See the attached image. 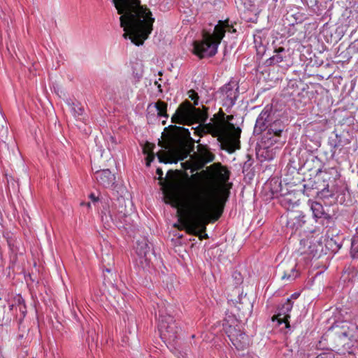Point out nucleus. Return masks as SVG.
Wrapping results in <instances>:
<instances>
[{
  "instance_id": "f257e3e1",
  "label": "nucleus",
  "mask_w": 358,
  "mask_h": 358,
  "mask_svg": "<svg viewBox=\"0 0 358 358\" xmlns=\"http://www.w3.org/2000/svg\"><path fill=\"white\" fill-rule=\"evenodd\" d=\"M180 171L169 170L165 179L167 182L166 195L175 207L180 208L187 213L183 226L188 234L198 236L200 240L208 238L206 234V226L211 216L215 215L217 220L222 214L224 203L227 200L229 191L224 185L220 188V197L215 196L209 189H198L186 192L178 185Z\"/></svg>"
},
{
  "instance_id": "f03ea898",
  "label": "nucleus",
  "mask_w": 358,
  "mask_h": 358,
  "mask_svg": "<svg viewBox=\"0 0 358 358\" xmlns=\"http://www.w3.org/2000/svg\"><path fill=\"white\" fill-rule=\"evenodd\" d=\"M123 28L124 38H129L137 46L142 45L152 30L154 18L149 9L141 5L140 0H112Z\"/></svg>"
},
{
  "instance_id": "7ed1b4c3",
  "label": "nucleus",
  "mask_w": 358,
  "mask_h": 358,
  "mask_svg": "<svg viewBox=\"0 0 358 358\" xmlns=\"http://www.w3.org/2000/svg\"><path fill=\"white\" fill-rule=\"evenodd\" d=\"M217 115L215 114L214 118L210 120L213 122L204 124V127L208 134L217 138L222 149L230 153L233 152L240 148L241 129L230 122L234 119L233 115H227V122L223 120L214 122Z\"/></svg>"
},
{
  "instance_id": "20e7f679",
  "label": "nucleus",
  "mask_w": 358,
  "mask_h": 358,
  "mask_svg": "<svg viewBox=\"0 0 358 358\" xmlns=\"http://www.w3.org/2000/svg\"><path fill=\"white\" fill-rule=\"evenodd\" d=\"M340 177L341 174L336 167L324 171L319 169L314 178L305 181L303 192L308 196L310 191L315 190V193L322 198L333 197L338 192Z\"/></svg>"
},
{
  "instance_id": "39448f33",
  "label": "nucleus",
  "mask_w": 358,
  "mask_h": 358,
  "mask_svg": "<svg viewBox=\"0 0 358 358\" xmlns=\"http://www.w3.org/2000/svg\"><path fill=\"white\" fill-rule=\"evenodd\" d=\"M226 31L236 32V29L229 24L228 20L220 21L212 34L203 31L202 40L193 42V53L201 59L205 57H213L217 53V47Z\"/></svg>"
},
{
  "instance_id": "423d86ee",
  "label": "nucleus",
  "mask_w": 358,
  "mask_h": 358,
  "mask_svg": "<svg viewBox=\"0 0 358 358\" xmlns=\"http://www.w3.org/2000/svg\"><path fill=\"white\" fill-rule=\"evenodd\" d=\"M196 108L188 101H182L171 117V122L182 125H191L195 123H204L208 118V110L206 106Z\"/></svg>"
},
{
  "instance_id": "0eeeda50",
  "label": "nucleus",
  "mask_w": 358,
  "mask_h": 358,
  "mask_svg": "<svg viewBox=\"0 0 358 358\" xmlns=\"http://www.w3.org/2000/svg\"><path fill=\"white\" fill-rule=\"evenodd\" d=\"M172 306L162 307L159 310V331L165 343L173 345L180 337V327L171 315Z\"/></svg>"
},
{
  "instance_id": "6e6552de",
  "label": "nucleus",
  "mask_w": 358,
  "mask_h": 358,
  "mask_svg": "<svg viewBox=\"0 0 358 358\" xmlns=\"http://www.w3.org/2000/svg\"><path fill=\"white\" fill-rule=\"evenodd\" d=\"M101 208L100 217L103 226L106 229L111 228L114 224L117 227H122L124 222H126L127 212L124 207L121 206L117 209L113 206V203L110 199L101 198Z\"/></svg>"
},
{
  "instance_id": "1a4fd4ad",
  "label": "nucleus",
  "mask_w": 358,
  "mask_h": 358,
  "mask_svg": "<svg viewBox=\"0 0 358 358\" xmlns=\"http://www.w3.org/2000/svg\"><path fill=\"white\" fill-rule=\"evenodd\" d=\"M222 326L231 343L237 350H244L248 346V336L243 332L241 325L235 317L229 316L224 319Z\"/></svg>"
},
{
  "instance_id": "9d476101",
  "label": "nucleus",
  "mask_w": 358,
  "mask_h": 358,
  "mask_svg": "<svg viewBox=\"0 0 358 358\" xmlns=\"http://www.w3.org/2000/svg\"><path fill=\"white\" fill-rule=\"evenodd\" d=\"M170 131L169 141L166 146L164 143L159 141V145L164 148H171L173 150H180L188 146L189 141H192L190 131L188 129L176 125H170L166 128Z\"/></svg>"
},
{
  "instance_id": "9b49d317",
  "label": "nucleus",
  "mask_w": 358,
  "mask_h": 358,
  "mask_svg": "<svg viewBox=\"0 0 358 358\" xmlns=\"http://www.w3.org/2000/svg\"><path fill=\"white\" fill-rule=\"evenodd\" d=\"M285 125L280 119L273 121L269 125L268 129H265L263 141L264 143L269 145L279 144L282 145L286 139L285 136Z\"/></svg>"
},
{
  "instance_id": "f8f14e48",
  "label": "nucleus",
  "mask_w": 358,
  "mask_h": 358,
  "mask_svg": "<svg viewBox=\"0 0 358 358\" xmlns=\"http://www.w3.org/2000/svg\"><path fill=\"white\" fill-rule=\"evenodd\" d=\"M332 328L337 336L342 338H347L351 341H357L358 338V327L356 324L348 321L336 322Z\"/></svg>"
},
{
  "instance_id": "ddd939ff",
  "label": "nucleus",
  "mask_w": 358,
  "mask_h": 358,
  "mask_svg": "<svg viewBox=\"0 0 358 358\" xmlns=\"http://www.w3.org/2000/svg\"><path fill=\"white\" fill-rule=\"evenodd\" d=\"M269 185L271 186L270 190L273 196H275V194L278 193V189L280 187L281 184L278 182V179L273 178L270 181ZM275 196L278 198L280 205L288 210L299 205V199H296L295 194L292 192L280 194V196L276 195Z\"/></svg>"
},
{
  "instance_id": "4468645a",
  "label": "nucleus",
  "mask_w": 358,
  "mask_h": 358,
  "mask_svg": "<svg viewBox=\"0 0 358 358\" xmlns=\"http://www.w3.org/2000/svg\"><path fill=\"white\" fill-rule=\"evenodd\" d=\"M272 106L266 105L259 115L254 128L255 134H261L265 129H268V125L276 119Z\"/></svg>"
},
{
  "instance_id": "2eb2a0df",
  "label": "nucleus",
  "mask_w": 358,
  "mask_h": 358,
  "mask_svg": "<svg viewBox=\"0 0 358 358\" xmlns=\"http://www.w3.org/2000/svg\"><path fill=\"white\" fill-rule=\"evenodd\" d=\"M272 106L266 105L259 115L254 128L255 134H261L265 129H268V125L276 119Z\"/></svg>"
},
{
  "instance_id": "dca6fc26",
  "label": "nucleus",
  "mask_w": 358,
  "mask_h": 358,
  "mask_svg": "<svg viewBox=\"0 0 358 358\" xmlns=\"http://www.w3.org/2000/svg\"><path fill=\"white\" fill-rule=\"evenodd\" d=\"M238 88L236 83L229 82L220 89L224 106L231 108L235 104L239 94Z\"/></svg>"
},
{
  "instance_id": "f3484780",
  "label": "nucleus",
  "mask_w": 358,
  "mask_h": 358,
  "mask_svg": "<svg viewBox=\"0 0 358 358\" xmlns=\"http://www.w3.org/2000/svg\"><path fill=\"white\" fill-rule=\"evenodd\" d=\"M293 302L291 299H287L286 301L278 308V313L272 317L273 321H277L278 324L285 323L287 328L290 327L288 319L290 317L289 313L292 310Z\"/></svg>"
},
{
  "instance_id": "a211bd4d",
  "label": "nucleus",
  "mask_w": 358,
  "mask_h": 358,
  "mask_svg": "<svg viewBox=\"0 0 358 358\" xmlns=\"http://www.w3.org/2000/svg\"><path fill=\"white\" fill-rule=\"evenodd\" d=\"M135 249L141 263L145 262L148 265L150 262V255L152 254V244L143 238L141 240L137 241Z\"/></svg>"
},
{
  "instance_id": "6ab92c4d",
  "label": "nucleus",
  "mask_w": 358,
  "mask_h": 358,
  "mask_svg": "<svg viewBox=\"0 0 358 358\" xmlns=\"http://www.w3.org/2000/svg\"><path fill=\"white\" fill-rule=\"evenodd\" d=\"M94 177L99 185L106 188H113L115 185V176L108 169L97 170Z\"/></svg>"
},
{
  "instance_id": "aec40b11",
  "label": "nucleus",
  "mask_w": 358,
  "mask_h": 358,
  "mask_svg": "<svg viewBox=\"0 0 358 358\" xmlns=\"http://www.w3.org/2000/svg\"><path fill=\"white\" fill-rule=\"evenodd\" d=\"M306 215L302 212H290L287 213L286 226L292 230L296 231L306 222Z\"/></svg>"
},
{
  "instance_id": "412c9836",
  "label": "nucleus",
  "mask_w": 358,
  "mask_h": 358,
  "mask_svg": "<svg viewBox=\"0 0 358 358\" xmlns=\"http://www.w3.org/2000/svg\"><path fill=\"white\" fill-rule=\"evenodd\" d=\"M237 293L238 294V301L233 302L237 308L238 312L243 315L249 314L252 312V303L250 299L247 297L246 294L243 296V294H239L240 290L237 289ZM234 301L233 300H231Z\"/></svg>"
},
{
  "instance_id": "4be33fe9",
  "label": "nucleus",
  "mask_w": 358,
  "mask_h": 358,
  "mask_svg": "<svg viewBox=\"0 0 358 358\" xmlns=\"http://www.w3.org/2000/svg\"><path fill=\"white\" fill-rule=\"evenodd\" d=\"M327 239L326 241V247L331 251L333 253H336L342 247L344 238L336 234L334 236L331 234V237L329 235V229L327 232Z\"/></svg>"
},
{
  "instance_id": "5701e85b",
  "label": "nucleus",
  "mask_w": 358,
  "mask_h": 358,
  "mask_svg": "<svg viewBox=\"0 0 358 358\" xmlns=\"http://www.w3.org/2000/svg\"><path fill=\"white\" fill-rule=\"evenodd\" d=\"M274 55L265 61V65L267 66L278 64L282 62L286 57V50L283 47H279L274 50Z\"/></svg>"
},
{
  "instance_id": "b1692460",
  "label": "nucleus",
  "mask_w": 358,
  "mask_h": 358,
  "mask_svg": "<svg viewBox=\"0 0 358 358\" xmlns=\"http://www.w3.org/2000/svg\"><path fill=\"white\" fill-rule=\"evenodd\" d=\"M310 209L313 212V217L316 221L324 217V215L327 213L324 210L323 206L317 201L310 202Z\"/></svg>"
},
{
  "instance_id": "393cba45",
  "label": "nucleus",
  "mask_w": 358,
  "mask_h": 358,
  "mask_svg": "<svg viewBox=\"0 0 358 358\" xmlns=\"http://www.w3.org/2000/svg\"><path fill=\"white\" fill-rule=\"evenodd\" d=\"M167 106L168 104L166 102L161 100H158L155 103V107L157 110V115L159 117H164L166 119L168 118L169 115L167 114Z\"/></svg>"
},
{
  "instance_id": "a878e982",
  "label": "nucleus",
  "mask_w": 358,
  "mask_h": 358,
  "mask_svg": "<svg viewBox=\"0 0 358 358\" xmlns=\"http://www.w3.org/2000/svg\"><path fill=\"white\" fill-rule=\"evenodd\" d=\"M350 256L352 259L358 258V232L351 239Z\"/></svg>"
},
{
  "instance_id": "bb28decb",
  "label": "nucleus",
  "mask_w": 358,
  "mask_h": 358,
  "mask_svg": "<svg viewBox=\"0 0 358 358\" xmlns=\"http://www.w3.org/2000/svg\"><path fill=\"white\" fill-rule=\"evenodd\" d=\"M335 220H336V217L330 215L328 213H326L325 215H324V217H322L320 220V222L323 226H325L326 228L330 229L334 226Z\"/></svg>"
},
{
  "instance_id": "cd10ccee",
  "label": "nucleus",
  "mask_w": 358,
  "mask_h": 358,
  "mask_svg": "<svg viewBox=\"0 0 358 358\" xmlns=\"http://www.w3.org/2000/svg\"><path fill=\"white\" fill-rule=\"evenodd\" d=\"M299 275V272L295 270L294 267H292L289 271H285L281 276L282 280H287L289 282L295 280Z\"/></svg>"
},
{
  "instance_id": "c85d7f7f",
  "label": "nucleus",
  "mask_w": 358,
  "mask_h": 358,
  "mask_svg": "<svg viewBox=\"0 0 358 358\" xmlns=\"http://www.w3.org/2000/svg\"><path fill=\"white\" fill-rule=\"evenodd\" d=\"M157 155L159 162H162V163H165V164H167V163H176V164L178 162V160L169 159L170 157L169 155H168L164 150H160L159 152H157Z\"/></svg>"
},
{
  "instance_id": "c756f323",
  "label": "nucleus",
  "mask_w": 358,
  "mask_h": 358,
  "mask_svg": "<svg viewBox=\"0 0 358 358\" xmlns=\"http://www.w3.org/2000/svg\"><path fill=\"white\" fill-rule=\"evenodd\" d=\"M113 262H112V264L108 263L107 265H106V264H104V262H103V273L107 272L108 273H111V271L113 270ZM103 282L112 284L110 278L108 277V275H106L105 273H103Z\"/></svg>"
},
{
  "instance_id": "7c9ffc66",
  "label": "nucleus",
  "mask_w": 358,
  "mask_h": 358,
  "mask_svg": "<svg viewBox=\"0 0 358 358\" xmlns=\"http://www.w3.org/2000/svg\"><path fill=\"white\" fill-rule=\"evenodd\" d=\"M71 109L74 116L76 117H79L84 113V107L78 102L73 103Z\"/></svg>"
},
{
  "instance_id": "2f4dec72",
  "label": "nucleus",
  "mask_w": 358,
  "mask_h": 358,
  "mask_svg": "<svg viewBox=\"0 0 358 358\" xmlns=\"http://www.w3.org/2000/svg\"><path fill=\"white\" fill-rule=\"evenodd\" d=\"M329 145L331 147V152L332 156L336 153V150L341 145V140L337 138V136L334 139H329Z\"/></svg>"
},
{
  "instance_id": "473e14b6",
  "label": "nucleus",
  "mask_w": 358,
  "mask_h": 358,
  "mask_svg": "<svg viewBox=\"0 0 358 358\" xmlns=\"http://www.w3.org/2000/svg\"><path fill=\"white\" fill-rule=\"evenodd\" d=\"M201 158L205 163H209L214 160L215 155L209 150H206L201 154Z\"/></svg>"
},
{
  "instance_id": "72a5a7b5",
  "label": "nucleus",
  "mask_w": 358,
  "mask_h": 358,
  "mask_svg": "<svg viewBox=\"0 0 358 358\" xmlns=\"http://www.w3.org/2000/svg\"><path fill=\"white\" fill-rule=\"evenodd\" d=\"M155 145L150 142H146L143 147V153L144 155L154 153L153 150Z\"/></svg>"
},
{
  "instance_id": "f704fd0d",
  "label": "nucleus",
  "mask_w": 358,
  "mask_h": 358,
  "mask_svg": "<svg viewBox=\"0 0 358 358\" xmlns=\"http://www.w3.org/2000/svg\"><path fill=\"white\" fill-rule=\"evenodd\" d=\"M203 174H204L203 172L196 173L195 174H192L190 177H189L188 174L187 173H185V176L188 180H199L202 181L203 178Z\"/></svg>"
},
{
  "instance_id": "c9c22d12",
  "label": "nucleus",
  "mask_w": 358,
  "mask_h": 358,
  "mask_svg": "<svg viewBox=\"0 0 358 358\" xmlns=\"http://www.w3.org/2000/svg\"><path fill=\"white\" fill-rule=\"evenodd\" d=\"M188 94H189V97L192 101H194V104H192V105L194 106V107H196V106H197L199 104V95H198V93L196 92L194 90H189L188 92Z\"/></svg>"
},
{
  "instance_id": "e433bc0d",
  "label": "nucleus",
  "mask_w": 358,
  "mask_h": 358,
  "mask_svg": "<svg viewBox=\"0 0 358 358\" xmlns=\"http://www.w3.org/2000/svg\"><path fill=\"white\" fill-rule=\"evenodd\" d=\"M232 278H234L236 287L243 282V278L240 272L234 271L233 273Z\"/></svg>"
},
{
  "instance_id": "4c0bfd02",
  "label": "nucleus",
  "mask_w": 358,
  "mask_h": 358,
  "mask_svg": "<svg viewBox=\"0 0 358 358\" xmlns=\"http://www.w3.org/2000/svg\"><path fill=\"white\" fill-rule=\"evenodd\" d=\"M315 358H335V355L331 351L323 352L317 355Z\"/></svg>"
},
{
  "instance_id": "58836bf2",
  "label": "nucleus",
  "mask_w": 358,
  "mask_h": 358,
  "mask_svg": "<svg viewBox=\"0 0 358 358\" xmlns=\"http://www.w3.org/2000/svg\"><path fill=\"white\" fill-rule=\"evenodd\" d=\"M0 121L3 122L4 123H6L4 120H3V118L2 117V115H1V113H0ZM7 131H8L7 127H4L3 125H2L1 128L0 129V136L3 137L4 135H6L7 134Z\"/></svg>"
},
{
  "instance_id": "ea45409f",
  "label": "nucleus",
  "mask_w": 358,
  "mask_h": 358,
  "mask_svg": "<svg viewBox=\"0 0 358 358\" xmlns=\"http://www.w3.org/2000/svg\"><path fill=\"white\" fill-rule=\"evenodd\" d=\"M146 165L148 166H149L151 164V162L155 159V154L154 153H151V154H147V157H146Z\"/></svg>"
},
{
  "instance_id": "a19ab883",
  "label": "nucleus",
  "mask_w": 358,
  "mask_h": 358,
  "mask_svg": "<svg viewBox=\"0 0 358 358\" xmlns=\"http://www.w3.org/2000/svg\"><path fill=\"white\" fill-rule=\"evenodd\" d=\"M87 334H88V336H87V341L89 343H90V341H91L92 342H93V341H94V340L93 335H94L95 333H94V332H93V331H92V332H91V331H88V332H87Z\"/></svg>"
},
{
  "instance_id": "79ce46f5",
  "label": "nucleus",
  "mask_w": 358,
  "mask_h": 358,
  "mask_svg": "<svg viewBox=\"0 0 358 358\" xmlns=\"http://www.w3.org/2000/svg\"><path fill=\"white\" fill-rule=\"evenodd\" d=\"M156 173H157V176H159V179L162 180L163 179V178H162L163 171L162 170V169L158 168L156 171Z\"/></svg>"
},
{
  "instance_id": "37998d69",
  "label": "nucleus",
  "mask_w": 358,
  "mask_h": 358,
  "mask_svg": "<svg viewBox=\"0 0 358 358\" xmlns=\"http://www.w3.org/2000/svg\"><path fill=\"white\" fill-rule=\"evenodd\" d=\"M257 55H260V54H262V55H264V53H265L264 47V46L259 47V48L257 49Z\"/></svg>"
},
{
  "instance_id": "c03bdc74",
  "label": "nucleus",
  "mask_w": 358,
  "mask_h": 358,
  "mask_svg": "<svg viewBox=\"0 0 358 358\" xmlns=\"http://www.w3.org/2000/svg\"><path fill=\"white\" fill-rule=\"evenodd\" d=\"M90 199L93 201V202H96L99 200V199L97 197L95 196V195L94 194H91L90 195Z\"/></svg>"
},
{
  "instance_id": "a18cd8bd",
  "label": "nucleus",
  "mask_w": 358,
  "mask_h": 358,
  "mask_svg": "<svg viewBox=\"0 0 358 358\" xmlns=\"http://www.w3.org/2000/svg\"><path fill=\"white\" fill-rule=\"evenodd\" d=\"M299 295H300V294H299V293H296H296H294V294H292L291 295V296H290V298H289V299H291V300H292V299H297V298L299 296Z\"/></svg>"
},
{
  "instance_id": "49530a36",
  "label": "nucleus",
  "mask_w": 358,
  "mask_h": 358,
  "mask_svg": "<svg viewBox=\"0 0 358 358\" xmlns=\"http://www.w3.org/2000/svg\"><path fill=\"white\" fill-rule=\"evenodd\" d=\"M155 85H157V88H158L159 92L162 91V86H161V85L157 81L155 82Z\"/></svg>"
},
{
  "instance_id": "de8ad7c7",
  "label": "nucleus",
  "mask_w": 358,
  "mask_h": 358,
  "mask_svg": "<svg viewBox=\"0 0 358 358\" xmlns=\"http://www.w3.org/2000/svg\"><path fill=\"white\" fill-rule=\"evenodd\" d=\"M81 206H87L88 208H90L91 207V204L90 202H87V203H85V202H82L80 203Z\"/></svg>"
},
{
  "instance_id": "09e8293b",
  "label": "nucleus",
  "mask_w": 358,
  "mask_h": 358,
  "mask_svg": "<svg viewBox=\"0 0 358 358\" xmlns=\"http://www.w3.org/2000/svg\"><path fill=\"white\" fill-rule=\"evenodd\" d=\"M110 138L113 143L117 144V141L113 136H110Z\"/></svg>"
},
{
  "instance_id": "8fccbe9b",
  "label": "nucleus",
  "mask_w": 358,
  "mask_h": 358,
  "mask_svg": "<svg viewBox=\"0 0 358 358\" xmlns=\"http://www.w3.org/2000/svg\"><path fill=\"white\" fill-rule=\"evenodd\" d=\"M311 160H312V162H314L315 161L319 162V159H318L317 157H312Z\"/></svg>"
},
{
  "instance_id": "3c124183",
  "label": "nucleus",
  "mask_w": 358,
  "mask_h": 358,
  "mask_svg": "<svg viewBox=\"0 0 358 358\" xmlns=\"http://www.w3.org/2000/svg\"><path fill=\"white\" fill-rule=\"evenodd\" d=\"M264 158L266 159L270 160V159H272L273 157H272V156H269L268 155H267L264 156Z\"/></svg>"
},
{
  "instance_id": "603ef678",
  "label": "nucleus",
  "mask_w": 358,
  "mask_h": 358,
  "mask_svg": "<svg viewBox=\"0 0 358 358\" xmlns=\"http://www.w3.org/2000/svg\"><path fill=\"white\" fill-rule=\"evenodd\" d=\"M3 320V315L0 313V321Z\"/></svg>"
},
{
  "instance_id": "864d4df0",
  "label": "nucleus",
  "mask_w": 358,
  "mask_h": 358,
  "mask_svg": "<svg viewBox=\"0 0 358 358\" xmlns=\"http://www.w3.org/2000/svg\"><path fill=\"white\" fill-rule=\"evenodd\" d=\"M165 124H166V120H164V121L162 122V124H164V125Z\"/></svg>"
},
{
  "instance_id": "5fc2aeb1",
  "label": "nucleus",
  "mask_w": 358,
  "mask_h": 358,
  "mask_svg": "<svg viewBox=\"0 0 358 358\" xmlns=\"http://www.w3.org/2000/svg\"><path fill=\"white\" fill-rule=\"evenodd\" d=\"M308 161L307 160L306 162L305 163V165L308 166Z\"/></svg>"
},
{
  "instance_id": "6e6d98bb",
  "label": "nucleus",
  "mask_w": 358,
  "mask_h": 358,
  "mask_svg": "<svg viewBox=\"0 0 358 358\" xmlns=\"http://www.w3.org/2000/svg\"><path fill=\"white\" fill-rule=\"evenodd\" d=\"M159 75H162V73L161 71H159Z\"/></svg>"
},
{
  "instance_id": "4d7b16f0",
  "label": "nucleus",
  "mask_w": 358,
  "mask_h": 358,
  "mask_svg": "<svg viewBox=\"0 0 358 358\" xmlns=\"http://www.w3.org/2000/svg\"><path fill=\"white\" fill-rule=\"evenodd\" d=\"M13 308V305L10 306V310H11Z\"/></svg>"
}]
</instances>
